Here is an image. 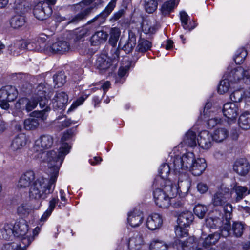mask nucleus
<instances>
[{
  "instance_id": "obj_52",
  "label": "nucleus",
  "mask_w": 250,
  "mask_h": 250,
  "mask_svg": "<svg viewBox=\"0 0 250 250\" xmlns=\"http://www.w3.org/2000/svg\"><path fill=\"white\" fill-rule=\"evenodd\" d=\"M1 250H25V249L22 248L21 244L19 245L13 242L5 244Z\"/></svg>"
},
{
  "instance_id": "obj_3",
  "label": "nucleus",
  "mask_w": 250,
  "mask_h": 250,
  "mask_svg": "<svg viewBox=\"0 0 250 250\" xmlns=\"http://www.w3.org/2000/svg\"><path fill=\"white\" fill-rule=\"evenodd\" d=\"M54 142L53 137L48 134L41 135L35 141L30 155L31 158L48 163V166L55 171V161L57 159L58 151L52 150L47 152L43 150L50 148Z\"/></svg>"
},
{
  "instance_id": "obj_29",
  "label": "nucleus",
  "mask_w": 250,
  "mask_h": 250,
  "mask_svg": "<svg viewBox=\"0 0 250 250\" xmlns=\"http://www.w3.org/2000/svg\"><path fill=\"white\" fill-rule=\"evenodd\" d=\"M27 138L25 134H20L15 137L12 140L10 148L13 151L22 149L27 143Z\"/></svg>"
},
{
  "instance_id": "obj_10",
  "label": "nucleus",
  "mask_w": 250,
  "mask_h": 250,
  "mask_svg": "<svg viewBox=\"0 0 250 250\" xmlns=\"http://www.w3.org/2000/svg\"><path fill=\"white\" fill-rule=\"evenodd\" d=\"M171 153V151L167 159V163L161 165L158 169L159 175L161 178L160 185L166 184V183L167 181H169L172 185H181L182 184L183 187V182L178 181V177L174 174L171 162L168 161Z\"/></svg>"
},
{
  "instance_id": "obj_16",
  "label": "nucleus",
  "mask_w": 250,
  "mask_h": 250,
  "mask_svg": "<svg viewBox=\"0 0 250 250\" xmlns=\"http://www.w3.org/2000/svg\"><path fill=\"white\" fill-rule=\"evenodd\" d=\"M239 103L228 102L225 104L222 108L223 115L228 119L229 123H234L240 111Z\"/></svg>"
},
{
  "instance_id": "obj_32",
  "label": "nucleus",
  "mask_w": 250,
  "mask_h": 250,
  "mask_svg": "<svg viewBox=\"0 0 250 250\" xmlns=\"http://www.w3.org/2000/svg\"><path fill=\"white\" fill-rule=\"evenodd\" d=\"M107 33L103 30L96 32L91 38V43L93 46H98L105 42L107 39Z\"/></svg>"
},
{
  "instance_id": "obj_55",
  "label": "nucleus",
  "mask_w": 250,
  "mask_h": 250,
  "mask_svg": "<svg viewBox=\"0 0 250 250\" xmlns=\"http://www.w3.org/2000/svg\"><path fill=\"white\" fill-rule=\"evenodd\" d=\"M88 30L85 27L79 28L75 30L74 34L76 35L77 40H80L84 37L88 33Z\"/></svg>"
},
{
  "instance_id": "obj_57",
  "label": "nucleus",
  "mask_w": 250,
  "mask_h": 250,
  "mask_svg": "<svg viewBox=\"0 0 250 250\" xmlns=\"http://www.w3.org/2000/svg\"><path fill=\"white\" fill-rule=\"evenodd\" d=\"M197 188L200 193L204 194L208 190V187L206 183L200 182L197 184Z\"/></svg>"
},
{
  "instance_id": "obj_20",
  "label": "nucleus",
  "mask_w": 250,
  "mask_h": 250,
  "mask_svg": "<svg viewBox=\"0 0 250 250\" xmlns=\"http://www.w3.org/2000/svg\"><path fill=\"white\" fill-rule=\"evenodd\" d=\"M144 214L137 209L130 211L127 214V223L132 228L139 227L144 222Z\"/></svg>"
},
{
  "instance_id": "obj_54",
  "label": "nucleus",
  "mask_w": 250,
  "mask_h": 250,
  "mask_svg": "<svg viewBox=\"0 0 250 250\" xmlns=\"http://www.w3.org/2000/svg\"><path fill=\"white\" fill-rule=\"evenodd\" d=\"M90 93H88L87 96H83L79 97L75 102L72 104L71 107L69 108L68 111L73 110V109L76 108L78 106L82 104L85 100L87 98L88 95Z\"/></svg>"
},
{
  "instance_id": "obj_60",
  "label": "nucleus",
  "mask_w": 250,
  "mask_h": 250,
  "mask_svg": "<svg viewBox=\"0 0 250 250\" xmlns=\"http://www.w3.org/2000/svg\"><path fill=\"white\" fill-rule=\"evenodd\" d=\"M142 29L145 33L147 34L151 32V28L149 27L146 22H143L142 23Z\"/></svg>"
},
{
  "instance_id": "obj_35",
  "label": "nucleus",
  "mask_w": 250,
  "mask_h": 250,
  "mask_svg": "<svg viewBox=\"0 0 250 250\" xmlns=\"http://www.w3.org/2000/svg\"><path fill=\"white\" fill-rule=\"evenodd\" d=\"M228 134L229 132L225 128H218L211 134L212 139L216 142H221L227 138Z\"/></svg>"
},
{
  "instance_id": "obj_53",
  "label": "nucleus",
  "mask_w": 250,
  "mask_h": 250,
  "mask_svg": "<svg viewBox=\"0 0 250 250\" xmlns=\"http://www.w3.org/2000/svg\"><path fill=\"white\" fill-rule=\"evenodd\" d=\"M145 7L147 12L152 13L156 10L157 5L155 1L150 0L149 2L146 3Z\"/></svg>"
},
{
  "instance_id": "obj_19",
  "label": "nucleus",
  "mask_w": 250,
  "mask_h": 250,
  "mask_svg": "<svg viewBox=\"0 0 250 250\" xmlns=\"http://www.w3.org/2000/svg\"><path fill=\"white\" fill-rule=\"evenodd\" d=\"M163 224L162 216L159 213H152L148 215L146 221V227L150 230L160 229Z\"/></svg>"
},
{
  "instance_id": "obj_33",
  "label": "nucleus",
  "mask_w": 250,
  "mask_h": 250,
  "mask_svg": "<svg viewBox=\"0 0 250 250\" xmlns=\"http://www.w3.org/2000/svg\"><path fill=\"white\" fill-rule=\"evenodd\" d=\"M223 217L219 218L210 215L206 220V225L210 228H223L224 226V222L222 221Z\"/></svg>"
},
{
  "instance_id": "obj_31",
  "label": "nucleus",
  "mask_w": 250,
  "mask_h": 250,
  "mask_svg": "<svg viewBox=\"0 0 250 250\" xmlns=\"http://www.w3.org/2000/svg\"><path fill=\"white\" fill-rule=\"evenodd\" d=\"M196 135L195 132L192 129H189L186 132L183 138V142L180 144H182V149L187 150L184 146L183 144L188 145L190 147L196 146L197 143Z\"/></svg>"
},
{
  "instance_id": "obj_15",
  "label": "nucleus",
  "mask_w": 250,
  "mask_h": 250,
  "mask_svg": "<svg viewBox=\"0 0 250 250\" xmlns=\"http://www.w3.org/2000/svg\"><path fill=\"white\" fill-rule=\"evenodd\" d=\"M18 96L17 88L12 85H6L0 89V107L4 110L9 108V102L14 101Z\"/></svg>"
},
{
  "instance_id": "obj_42",
  "label": "nucleus",
  "mask_w": 250,
  "mask_h": 250,
  "mask_svg": "<svg viewBox=\"0 0 250 250\" xmlns=\"http://www.w3.org/2000/svg\"><path fill=\"white\" fill-rule=\"evenodd\" d=\"M220 235L218 233H214L209 235L204 239L203 245L205 247H207L211 245H214L219 240Z\"/></svg>"
},
{
  "instance_id": "obj_9",
  "label": "nucleus",
  "mask_w": 250,
  "mask_h": 250,
  "mask_svg": "<svg viewBox=\"0 0 250 250\" xmlns=\"http://www.w3.org/2000/svg\"><path fill=\"white\" fill-rule=\"evenodd\" d=\"M220 111V108L213 105L212 102H208L206 103L203 112L201 113L200 118L207 122L208 128H212L221 125L223 122L222 119L217 116Z\"/></svg>"
},
{
  "instance_id": "obj_5",
  "label": "nucleus",
  "mask_w": 250,
  "mask_h": 250,
  "mask_svg": "<svg viewBox=\"0 0 250 250\" xmlns=\"http://www.w3.org/2000/svg\"><path fill=\"white\" fill-rule=\"evenodd\" d=\"M41 229L37 227L33 231L29 229V227L24 220L16 222L13 226L12 224H6L2 230L3 238L7 239L14 236L20 237L21 239L22 248L29 246L34 238L40 232Z\"/></svg>"
},
{
  "instance_id": "obj_62",
  "label": "nucleus",
  "mask_w": 250,
  "mask_h": 250,
  "mask_svg": "<svg viewBox=\"0 0 250 250\" xmlns=\"http://www.w3.org/2000/svg\"><path fill=\"white\" fill-rule=\"evenodd\" d=\"M241 210L245 213L246 216L250 215V208L249 207H241Z\"/></svg>"
},
{
  "instance_id": "obj_25",
  "label": "nucleus",
  "mask_w": 250,
  "mask_h": 250,
  "mask_svg": "<svg viewBox=\"0 0 250 250\" xmlns=\"http://www.w3.org/2000/svg\"><path fill=\"white\" fill-rule=\"evenodd\" d=\"M230 98L233 103H239L242 99L246 102H250V88L245 91L241 89L234 90L230 94Z\"/></svg>"
},
{
  "instance_id": "obj_41",
  "label": "nucleus",
  "mask_w": 250,
  "mask_h": 250,
  "mask_svg": "<svg viewBox=\"0 0 250 250\" xmlns=\"http://www.w3.org/2000/svg\"><path fill=\"white\" fill-rule=\"evenodd\" d=\"M152 47V43L148 41L141 39L138 41L136 50L140 52H145L149 50Z\"/></svg>"
},
{
  "instance_id": "obj_47",
  "label": "nucleus",
  "mask_w": 250,
  "mask_h": 250,
  "mask_svg": "<svg viewBox=\"0 0 250 250\" xmlns=\"http://www.w3.org/2000/svg\"><path fill=\"white\" fill-rule=\"evenodd\" d=\"M64 120L60 121L61 119H58L55 122L56 128L58 129L62 130L64 127L68 126L72 124H75L76 122L74 121H71L70 119L63 118Z\"/></svg>"
},
{
  "instance_id": "obj_49",
  "label": "nucleus",
  "mask_w": 250,
  "mask_h": 250,
  "mask_svg": "<svg viewBox=\"0 0 250 250\" xmlns=\"http://www.w3.org/2000/svg\"><path fill=\"white\" fill-rule=\"evenodd\" d=\"M180 15L182 26L185 29L191 30L195 27V26L191 27L188 24V16L187 13L182 11L180 12Z\"/></svg>"
},
{
  "instance_id": "obj_37",
  "label": "nucleus",
  "mask_w": 250,
  "mask_h": 250,
  "mask_svg": "<svg viewBox=\"0 0 250 250\" xmlns=\"http://www.w3.org/2000/svg\"><path fill=\"white\" fill-rule=\"evenodd\" d=\"M10 23L12 28L18 29L25 24V19L22 15H15L11 19Z\"/></svg>"
},
{
  "instance_id": "obj_26",
  "label": "nucleus",
  "mask_w": 250,
  "mask_h": 250,
  "mask_svg": "<svg viewBox=\"0 0 250 250\" xmlns=\"http://www.w3.org/2000/svg\"><path fill=\"white\" fill-rule=\"evenodd\" d=\"M247 188L241 186H238L237 184L232 187V190L230 192L232 193V198H230L232 201L236 202L242 199L246 195L249 194L248 193Z\"/></svg>"
},
{
  "instance_id": "obj_44",
  "label": "nucleus",
  "mask_w": 250,
  "mask_h": 250,
  "mask_svg": "<svg viewBox=\"0 0 250 250\" xmlns=\"http://www.w3.org/2000/svg\"><path fill=\"white\" fill-rule=\"evenodd\" d=\"M230 229V234L229 236H230L232 232H233V234L234 236L237 237H240L242 236L243 232L244 226L241 223L235 222L233 224L232 229L231 228Z\"/></svg>"
},
{
  "instance_id": "obj_21",
  "label": "nucleus",
  "mask_w": 250,
  "mask_h": 250,
  "mask_svg": "<svg viewBox=\"0 0 250 250\" xmlns=\"http://www.w3.org/2000/svg\"><path fill=\"white\" fill-rule=\"evenodd\" d=\"M232 211V207L230 204H227L224 207V212L225 213V220L224 222V226L222 230H221V234L224 237H227L230 234V219Z\"/></svg>"
},
{
  "instance_id": "obj_59",
  "label": "nucleus",
  "mask_w": 250,
  "mask_h": 250,
  "mask_svg": "<svg viewBox=\"0 0 250 250\" xmlns=\"http://www.w3.org/2000/svg\"><path fill=\"white\" fill-rule=\"evenodd\" d=\"M102 0H84L83 3H85L86 5L93 4V5H98L101 3Z\"/></svg>"
},
{
  "instance_id": "obj_50",
  "label": "nucleus",
  "mask_w": 250,
  "mask_h": 250,
  "mask_svg": "<svg viewBox=\"0 0 250 250\" xmlns=\"http://www.w3.org/2000/svg\"><path fill=\"white\" fill-rule=\"evenodd\" d=\"M54 82L57 87H61L66 82V76L63 72H60L53 77Z\"/></svg>"
},
{
  "instance_id": "obj_56",
  "label": "nucleus",
  "mask_w": 250,
  "mask_h": 250,
  "mask_svg": "<svg viewBox=\"0 0 250 250\" xmlns=\"http://www.w3.org/2000/svg\"><path fill=\"white\" fill-rule=\"evenodd\" d=\"M33 116L36 117L37 118L40 119L42 120L46 119L47 114L45 110L41 111H36L32 113Z\"/></svg>"
},
{
  "instance_id": "obj_38",
  "label": "nucleus",
  "mask_w": 250,
  "mask_h": 250,
  "mask_svg": "<svg viewBox=\"0 0 250 250\" xmlns=\"http://www.w3.org/2000/svg\"><path fill=\"white\" fill-rule=\"evenodd\" d=\"M58 199L57 197H53L51 199L49 203V207L44 212L41 218V221H45L52 213L54 210L56 204L58 203Z\"/></svg>"
},
{
  "instance_id": "obj_18",
  "label": "nucleus",
  "mask_w": 250,
  "mask_h": 250,
  "mask_svg": "<svg viewBox=\"0 0 250 250\" xmlns=\"http://www.w3.org/2000/svg\"><path fill=\"white\" fill-rule=\"evenodd\" d=\"M128 245L130 250H148L143 236L139 233H134L129 238Z\"/></svg>"
},
{
  "instance_id": "obj_64",
  "label": "nucleus",
  "mask_w": 250,
  "mask_h": 250,
  "mask_svg": "<svg viewBox=\"0 0 250 250\" xmlns=\"http://www.w3.org/2000/svg\"><path fill=\"white\" fill-rule=\"evenodd\" d=\"M173 42L171 40H167L165 48L167 50H169L173 47Z\"/></svg>"
},
{
  "instance_id": "obj_8",
  "label": "nucleus",
  "mask_w": 250,
  "mask_h": 250,
  "mask_svg": "<svg viewBox=\"0 0 250 250\" xmlns=\"http://www.w3.org/2000/svg\"><path fill=\"white\" fill-rule=\"evenodd\" d=\"M56 171H53L52 174L51 176V178L49 180L44 178H39L38 179H37L36 181H34L35 179V174L33 171L29 170H27L24 173H23L21 176L20 177L18 181L17 184V188L19 189H24L27 187H28L29 186L31 185V187L30 188L29 192V197L31 199H34L38 201H41L43 199H45L47 197L48 195L50 194L51 193H52L54 189L55 186V183L57 180V178L58 176L56 177L55 181L50 184H49V187L50 188V189H51L49 193H46V194H44L45 195H42V190H44V188H39L38 192H39V194H40L39 197H36L35 196H33L31 193V191L32 190V189L34 188V186L35 185L36 183L37 182L38 180L40 179H45L49 181V182H51L52 179L54 177Z\"/></svg>"
},
{
  "instance_id": "obj_45",
  "label": "nucleus",
  "mask_w": 250,
  "mask_h": 250,
  "mask_svg": "<svg viewBox=\"0 0 250 250\" xmlns=\"http://www.w3.org/2000/svg\"><path fill=\"white\" fill-rule=\"evenodd\" d=\"M247 56V50L244 48H241L237 51L234 57V61L236 64H240L244 62Z\"/></svg>"
},
{
  "instance_id": "obj_7",
  "label": "nucleus",
  "mask_w": 250,
  "mask_h": 250,
  "mask_svg": "<svg viewBox=\"0 0 250 250\" xmlns=\"http://www.w3.org/2000/svg\"><path fill=\"white\" fill-rule=\"evenodd\" d=\"M230 82L231 84H250V69L248 67L238 66L230 71V68H228L218 86V93L220 94L227 93L230 87Z\"/></svg>"
},
{
  "instance_id": "obj_48",
  "label": "nucleus",
  "mask_w": 250,
  "mask_h": 250,
  "mask_svg": "<svg viewBox=\"0 0 250 250\" xmlns=\"http://www.w3.org/2000/svg\"><path fill=\"white\" fill-rule=\"evenodd\" d=\"M208 210L207 207L202 204L196 205L194 208L195 214L199 218H203Z\"/></svg>"
},
{
  "instance_id": "obj_13",
  "label": "nucleus",
  "mask_w": 250,
  "mask_h": 250,
  "mask_svg": "<svg viewBox=\"0 0 250 250\" xmlns=\"http://www.w3.org/2000/svg\"><path fill=\"white\" fill-rule=\"evenodd\" d=\"M56 0H39L33 8L34 16L40 20L45 19L52 13L51 6L54 5Z\"/></svg>"
},
{
  "instance_id": "obj_40",
  "label": "nucleus",
  "mask_w": 250,
  "mask_h": 250,
  "mask_svg": "<svg viewBox=\"0 0 250 250\" xmlns=\"http://www.w3.org/2000/svg\"><path fill=\"white\" fill-rule=\"evenodd\" d=\"M168 246L163 241L155 239L149 245V250H167Z\"/></svg>"
},
{
  "instance_id": "obj_58",
  "label": "nucleus",
  "mask_w": 250,
  "mask_h": 250,
  "mask_svg": "<svg viewBox=\"0 0 250 250\" xmlns=\"http://www.w3.org/2000/svg\"><path fill=\"white\" fill-rule=\"evenodd\" d=\"M88 11L87 9L86 11H85L84 12L81 13L77 15L76 16H75V17L72 19V22L77 21L78 20L83 19L85 17V16L88 14Z\"/></svg>"
},
{
  "instance_id": "obj_22",
  "label": "nucleus",
  "mask_w": 250,
  "mask_h": 250,
  "mask_svg": "<svg viewBox=\"0 0 250 250\" xmlns=\"http://www.w3.org/2000/svg\"><path fill=\"white\" fill-rule=\"evenodd\" d=\"M130 65L131 62L127 58H124L123 63L120 67L118 74L116 76V83L121 84L125 81Z\"/></svg>"
},
{
  "instance_id": "obj_1",
  "label": "nucleus",
  "mask_w": 250,
  "mask_h": 250,
  "mask_svg": "<svg viewBox=\"0 0 250 250\" xmlns=\"http://www.w3.org/2000/svg\"><path fill=\"white\" fill-rule=\"evenodd\" d=\"M182 144H179L171 151L168 161L171 162L174 174L179 181L183 182L186 191H188L191 182L188 179L187 172L194 176H199L205 170L207 165L204 158L196 157L194 153L182 149Z\"/></svg>"
},
{
  "instance_id": "obj_23",
  "label": "nucleus",
  "mask_w": 250,
  "mask_h": 250,
  "mask_svg": "<svg viewBox=\"0 0 250 250\" xmlns=\"http://www.w3.org/2000/svg\"><path fill=\"white\" fill-rule=\"evenodd\" d=\"M212 136L208 131L203 130L198 134L197 140L199 146L203 149H209L212 146Z\"/></svg>"
},
{
  "instance_id": "obj_34",
  "label": "nucleus",
  "mask_w": 250,
  "mask_h": 250,
  "mask_svg": "<svg viewBox=\"0 0 250 250\" xmlns=\"http://www.w3.org/2000/svg\"><path fill=\"white\" fill-rule=\"evenodd\" d=\"M179 1L180 0H170L165 2L161 8L163 15L169 14L177 7Z\"/></svg>"
},
{
  "instance_id": "obj_12",
  "label": "nucleus",
  "mask_w": 250,
  "mask_h": 250,
  "mask_svg": "<svg viewBox=\"0 0 250 250\" xmlns=\"http://www.w3.org/2000/svg\"><path fill=\"white\" fill-rule=\"evenodd\" d=\"M35 49L48 53L63 54L69 50L70 45L67 42L62 40L55 42H49L46 44L42 43L39 48L37 47Z\"/></svg>"
},
{
  "instance_id": "obj_63",
  "label": "nucleus",
  "mask_w": 250,
  "mask_h": 250,
  "mask_svg": "<svg viewBox=\"0 0 250 250\" xmlns=\"http://www.w3.org/2000/svg\"><path fill=\"white\" fill-rule=\"evenodd\" d=\"M18 212L21 214H25L27 212L25 207L23 205L20 206L18 208Z\"/></svg>"
},
{
  "instance_id": "obj_17",
  "label": "nucleus",
  "mask_w": 250,
  "mask_h": 250,
  "mask_svg": "<svg viewBox=\"0 0 250 250\" xmlns=\"http://www.w3.org/2000/svg\"><path fill=\"white\" fill-rule=\"evenodd\" d=\"M230 198H232V193L229 192V189L228 188L222 185L213 195L212 204L214 206H222Z\"/></svg>"
},
{
  "instance_id": "obj_6",
  "label": "nucleus",
  "mask_w": 250,
  "mask_h": 250,
  "mask_svg": "<svg viewBox=\"0 0 250 250\" xmlns=\"http://www.w3.org/2000/svg\"><path fill=\"white\" fill-rule=\"evenodd\" d=\"M42 85H39L34 95L30 98H22L19 99L14 104L12 109L14 116L21 118L23 115V111L30 112L35 109L38 103L41 108L45 106L48 100L45 96V91L43 90Z\"/></svg>"
},
{
  "instance_id": "obj_51",
  "label": "nucleus",
  "mask_w": 250,
  "mask_h": 250,
  "mask_svg": "<svg viewBox=\"0 0 250 250\" xmlns=\"http://www.w3.org/2000/svg\"><path fill=\"white\" fill-rule=\"evenodd\" d=\"M117 0H111L104 10L102 13V15L104 17L108 16L115 8Z\"/></svg>"
},
{
  "instance_id": "obj_4",
  "label": "nucleus",
  "mask_w": 250,
  "mask_h": 250,
  "mask_svg": "<svg viewBox=\"0 0 250 250\" xmlns=\"http://www.w3.org/2000/svg\"><path fill=\"white\" fill-rule=\"evenodd\" d=\"M166 184L160 185L161 188H156L153 192L155 204L160 208H167L171 204V200L177 196L184 198L188 191L184 190L185 187L181 185H172L169 181Z\"/></svg>"
},
{
  "instance_id": "obj_30",
  "label": "nucleus",
  "mask_w": 250,
  "mask_h": 250,
  "mask_svg": "<svg viewBox=\"0 0 250 250\" xmlns=\"http://www.w3.org/2000/svg\"><path fill=\"white\" fill-rule=\"evenodd\" d=\"M30 43L28 41L24 40H15L13 42V48L11 49V53L14 56H18L20 51L25 49H31L29 47Z\"/></svg>"
},
{
  "instance_id": "obj_14",
  "label": "nucleus",
  "mask_w": 250,
  "mask_h": 250,
  "mask_svg": "<svg viewBox=\"0 0 250 250\" xmlns=\"http://www.w3.org/2000/svg\"><path fill=\"white\" fill-rule=\"evenodd\" d=\"M119 59V51L114 48L110 56L104 54L100 55L96 60V65L100 70H105L111 67H115Z\"/></svg>"
},
{
  "instance_id": "obj_39",
  "label": "nucleus",
  "mask_w": 250,
  "mask_h": 250,
  "mask_svg": "<svg viewBox=\"0 0 250 250\" xmlns=\"http://www.w3.org/2000/svg\"><path fill=\"white\" fill-rule=\"evenodd\" d=\"M136 43V38L135 35L129 34V39L123 47V49L127 53L130 52Z\"/></svg>"
},
{
  "instance_id": "obj_36",
  "label": "nucleus",
  "mask_w": 250,
  "mask_h": 250,
  "mask_svg": "<svg viewBox=\"0 0 250 250\" xmlns=\"http://www.w3.org/2000/svg\"><path fill=\"white\" fill-rule=\"evenodd\" d=\"M239 126L243 129H249L250 128V113L248 112H245L242 113L238 119Z\"/></svg>"
},
{
  "instance_id": "obj_46",
  "label": "nucleus",
  "mask_w": 250,
  "mask_h": 250,
  "mask_svg": "<svg viewBox=\"0 0 250 250\" xmlns=\"http://www.w3.org/2000/svg\"><path fill=\"white\" fill-rule=\"evenodd\" d=\"M24 127L26 130L36 129L39 125L38 119L35 118H28L24 121Z\"/></svg>"
},
{
  "instance_id": "obj_11",
  "label": "nucleus",
  "mask_w": 250,
  "mask_h": 250,
  "mask_svg": "<svg viewBox=\"0 0 250 250\" xmlns=\"http://www.w3.org/2000/svg\"><path fill=\"white\" fill-rule=\"evenodd\" d=\"M194 220V215L191 212L188 210L180 212L177 217L178 226L175 227V232L177 238L187 237L188 231L186 228L189 227Z\"/></svg>"
},
{
  "instance_id": "obj_61",
  "label": "nucleus",
  "mask_w": 250,
  "mask_h": 250,
  "mask_svg": "<svg viewBox=\"0 0 250 250\" xmlns=\"http://www.w3.org/2000/svg\"><path fill=\"white\" fill-rule=\"evenodd\" d=\"M110 86V83L109 81H106L103 84L102 87L104 93H105L108 90Z\"/></svg>"
},
{
  "instance_id": "obj_27",
  "label": "nucleus",
  "mask_w": 250,
  "mask_h": 250,
  "mask_svg": "<svg viewBox=\"0 0 250 250\" xmlns=\"http://www.w3.org/2000/svg\"><path fill=\"white\" fill-rule=\"evenodd\" d=\"M197 240L194 236L189 237L186 242H182L179 239L175 240L173 244L174 245L177 246V249L181 248L182 249H185L186 248H188L189 250H203L200 248L194 250V247L197 245Z\"/></svg>"
},
{
  "instance_id": "obj_43",
  "label": "nucleus",
  "mask_w": 250,
  "mask_h": 250,
  "mask_svg": "<svg viewBox=\"0 0 250 250\" xmlns=\"http://www.w3.org/2000/svg\"><path fill=\"white\" fill-rule=\"evenodd\" d=\"M120 35V31L119 28L114 27L110 29L109 42L112 46H115L116 45Z\"/></svg>"
},
{
  "instance_id": "obj_2",
  "label": "nucleus",
  "mask_w": 250,
  "mask_h": 250,
  "mask_svg": "<svg viewBox=\"0 0 250 250\" xmlns=\"http://www.w3.org/2000/svg\"><path fill=\"white\" fill-rule=\"evenodd\" d=\"M74 134V131L71 129L65 132L63 134L61 140V146L58 150L57 159L55 161V164H54L55 167V170L56 171L55 176L50 182L45 179H41L38 180L31 191L33 196L39 197L40 194H39V192H37V191L38 192L39 188H43L44 190H42V195H44L43 193H49L51 190L49 187V184H52L55 181L56 177L58 176L60 167L62 165L65 156L69 152L71 148V146L65 142L70 139Z\"/></svg>"
},
{
  "instance_id": "obj_24",
  "label": "nucleus",
  "mask_w": 250,
  "mask_h": 250,
  "mask_svg": "<svg viewBox=\"0 0 250 250\" xmlns=\"http://www.w3.org/2000/svg\"><path fill=\"white\" fill-rule=\"evenodd\" d=\"M68 100L67 94L63 91L57 92L52 100L54 108L62 109L67 104Z\"/></svg>"
},
{
  "instance_id": "obj_28",
  "label": "nucleus",
  "mask_w": 250,
  "mask_h": 250,
  "mask_svg": "<svg viewBox=\"0 0 250 250\" xmlns=\"http://www.w3.org/2000/svg\"><path fill=\"white\" fill-rule=\"evenodd\" d=\"M233 169L238 174L245 175L249 171L250 165L246 159H240L234 163Z\"/></svg>"
}]
</instances>
